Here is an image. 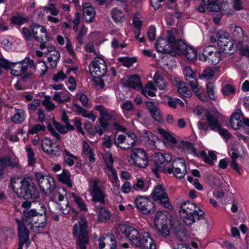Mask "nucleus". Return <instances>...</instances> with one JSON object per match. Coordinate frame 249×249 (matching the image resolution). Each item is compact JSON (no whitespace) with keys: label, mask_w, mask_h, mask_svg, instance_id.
<instances>
[{"label":"nucleus","mask_w":249,"mask_h":249,"mask_svg":"<svg viewBox=\"0 0 249 249\" xmlns=\"http://www.w3.org/2000/svg\"><path fill=\"white\" fill-rule=\"evenodd\" d=\"M139 243V245H136V247L142 248L144 249H156V248L155 242L147 232L144 233L142 238L140 237Z\"/></svg>","instance_id":"nucleus-20"},{"label":"nucleus","mask_w":249,"mask_h":249,"mask_svg":"<svg viewBox=\"0 0 249 249\" xmlns=\"http://www.w3.org/2000/svg\"><path fill=\"white\" fill-rule=\"evenodd\" d=\"M180 147L183 149L191 150L194 153L196 151V149L194 147L193 144L188 142L182 141Z\"/></svg>","instance_id":"nucleus-55"},{"label":"nucleus","mask_w":249,"mask_h":249,"mask_svg":"<svg viewBox=\"0 0 249 249\" xmlns=\"http://www.w3.org/2000/svg\"><path fill=\"white\" fill-rule=\"evenodd\" d=\"M83 152L85 155L88 156L89 160L91 163L95 162L93 152L89 144L86 142H83Z\"/></svg>","instance_id":"nucleus-36"},{"label":"nucleus","mask_w":249,"mask_h":249,"mask_svg":"<svg viewBox=\"0 0 249 249\" xmlns=\"http://www.w3.org/2000/svg\"><path fill=\"white\" fill-rule=\"evenodd\" d=\"M203 120L206 122H198V128L204 131L208 130L209 127L213 130H215L220 126V124L217 118L211 112L206 111L204 114Z\"/></svg>","instance_id":"nucleus-12"},{"label":"nucleus","mask_w":249,"mask_h":249,"mask_svg":"<svg viewBox=\"0 0 249 249\" xmlns=\"http://www.w3.org/2000/svg\"><path fill=\"white\" fill-rule=\"evenodd\" d=\"M187 170H182L180 168L174 169L173 172L174 176L177 178L180 179H182L184 178L185 175L187 174Z\"/></svg>","instance_id":"nucleus-54"},{"label":"nucleus","mask_w":249,"mask_h":249,"mask_svg":"<svg viewBox=\"0 0 249 249\" xmlns=\"http://www.w3.org/2000/svg\"><path fill=\"white\" fill-rule=\"evenodd\" d=\"M100 249H116V243L113 235H107L99 239Z\"/></svg>","instance_id":"nucleus-21"},{"label":"nucleus","mask_w":249,"mask_h":249,"mask_svg":"<svg viewBox=\"0 0 249 249\" xmlns=\"http://www.w3.org/2000/svg\"><path fill=\"white\" fill-rule=\"evenodd\" d=\"M135 202L137 208L142 214L151 215L155 212L154 203L145 196H138Z\"/></svg>","instance_id":"nucleus-10"},{"label":"nucleus","mask_w":249,"mask_h":249,"mask_svg":"<svg viewBox=\"0 0 249 249\" xmlns=\"http://www.w3.org/2000/svg\"><path fill=\"white\" fill-rule=\"evenodd\" d=\"M49 194L53 200L58 203L64 200L67 193L64 188L55 186Z\"/></svg>","instance_id":"nucleus-22"},{"label":"nucleus","mask_w":249,"mask_h":249,"mask_svg":"<svg viewBox=\"0 0 249 249\" xmlns=\"http://www.w3.org/2000/svg\"><path fill=\"white\" fill-rule=\"evenodd\" d=\"M152 196L155 201L164 207L169 209L171 207L166 191L161 185H158L155 188Z\"/></svg>","instance_id":"nucleus-9"},{"label":"nucleus","mask_w":249,"mask_h":249,"mask_svg":"<svg viewBox=\"0 0 249 249\" xmlns=\"http://www.w3.org/2000/svg\"><path fill=\"white\" fill-rule=\"evenodd\" d=\"M147 36L148 38L151 41H152L155 40L156 37V29L154 26H151L149 27V29L147 32Z\"/></svg>","instance_id":"nucleus-61"},{"label":"nucleus","mask_w":249,"mask_h":249,"mask_svg":"<svg viewBox=\"0 0 249 249\" xmlns=\"http://www.w3.org/2000/svg\"><path fill=\"white\" fill-rule=\"evenodd\" d=\"M45 126L39 124L34 125L31 129L29 130L31 134H34L37 133L39 131H44L45 130Z\"/></svg>","instance_id":"nucleus-60"},{"label":"nucleus","mask_w":249,"mask_h":249,"mask_svg":"<svg viewBox=\"0 0 249 249\" xmlns=\"http://www.w3.org/2000/svg\"><path fill=\"white\" fill-rule=\"evenodd\" d=\"M230 123L231 127L235 130L239 129L242 124L241 120H238L234 118H231Z\"/></svg>","instance_id":"nucleus-59"},{"label":"nucleus","mask_w":249,"mask_h":249,"mask_svg":"<svg viewBox=\"0 0 249 249\" xmlns=\"http://www.w3.org/2000/svg\"><path fill=\"white\" fill-rule=\"evenodd\" d=\"M62 121L66 124V128L69 130H73L74 127L73 125H71L69 123V117L67 116L66 112H64L62 116Z\"/></svg>","instance_id":"nucleus-57"},{"label":"nucleus","mask_w":249,"mask_h":249,"mask_svg":"<svg viewBox=\"0 0 249 249\" xmlns=\"http://www.w3.org/2000/svg\"><path fill=\"white\" fill-rule=\"evenodd\" d=\"M17 194L19 197L25 199H36L39 197L38 192L36 190L34 181L31 178H25L21 181V186L17 189Z\"/></svg>","instance_id":"nucleus-3"},{"label":"nucleus","mask_w":249,"mask_h":249,"mask_svg":"<svg viewBox=\"0 0 249 249\" xmlns=\"http://www.w3.org/2000/svg\"><path fill=\"white\" fill-rule=\"evenodd\" d=\"M95 109L99 111L101 114V116L99 118L100 124L103 127L104 129L107 128V124L103 122L104 119L108 116L109 114L108 113L107 110L102 106H97L95 107Z\"/></svg>","instance_id":"nucleus-32"},{"label":"nucleus","mask_w":249,"mask_h":249,"mask_svg":"<svg viewBox=\"0 0 249 249\" xmlns=\"http://www.w3.org/2000/svg\"><path fill=\"white\" fill-rule=\"evenodd\" d=\"M58 180L63 183L67 184L69 187H72L71 180L70 179L69 172L64 170L63 173L59 175L58 178Z\"/></svg>","instance_id":"nucleus-34"},{"label":"nucleus","mask_w":249,"mask_h":249,"mask_svg":"<svg viewBox=\"0 0 249 249\" xmlns=\"http://www.w3.org/2000/svg\"><path fill=\"white\" fill-rule=\"evenodd\" d=\"M32 32L35 40L38 42L48 41L50 37L47 35L46 30L44 27L39 25H35L32 27Z\"/></svg>","instance_id":"nucleus-18"},{"label":"nucleus","mask_w":249,"mask_h":249,"mask_svg":"<svg viewBox=\"0 0 249 249\" xmlns=\"http://www.w3.org/2000/svg\"><path fill=\"white\" fill-rule=\"evenodd\" d=\"M214 75V71L210 68H207L203 71L199 75L200 78H204L207 80L212 78Z\"/></svg>","instance_id":"nucleus-42"},{"label":"nucleus","mask_w":249,"mask_h":249,"mask_svg":"<svg viewBox=\"0 0 249 249\" xmlns=\"http://www.w3.org/2000/svg\"><path fill=\"white\" fill-rule=\"evenodd\" d=\"M155 86L158 88L160 89H164L167 83L162 76L159 74V73H156L153 78Z\"/></svg>","instance_id":"nucleus-33"},{"label":"nucleus","mask_w":249,"mask_h":249,"mask_svg":"<svg viewBox=\"0 0 249 249\" xmlns=\"http://www.w3.org/2000/svg\"><path fill=\"white\" fill-rule=\"evenodd\" d=\"M174 233L179 238L180 241H184V238L186 236V234L182 229L181 226L178 225L173 228Z\"/></svg>","instance_id":"nucleus-41"},{"label":"nucleus","mask_w":249,"mask_h":249,"mask_svg":"<svg viewBox=\"0 0 249 249\" xmlns=\"http://www.w3.org/2000/svg\"><path fill=\"white\" fill-rule=\"evenodd\" d=\"M62 95V92H55L53 99L59 103H63L70 100V96L68 94L66 96L65 98L63 97Z\"/></svg>","instance_id":"nucleus-45"},{"label":"nucleus","mask_w":249,"mask_h":249,"mask_svg":"<svg viewBox=\"0 0 249 249\" xmlns=\"http://www.w3.org/2000/svg\"><path fill=\"white\" fill-rule=\"evenodd\" d=\"M42 104L47 109L52 110L55 108L54 104L51 101V97L49 96H45L42 101Z\"/></svg>","instance_id":"nucleus-47"},{"label":"nucleus","mask_w":249,"mask_h":249,"mask_svg":"<svg viewBox=\"0 0 249 249\" xmlns=\"http://www.w3.org/2000/svg\"><path fill=\"white\" fill-rule=\"evenodd\" d=\"M168 36L166 39L161 37L157 40L156 48L157 51L160 53H171L173 41H175V36L172 31H168Z\"/></svg>","instance_id":"nucleus-13"},{"label":"nucleus","mask_w":249,"mask_h":249,"mask_svg":"<svg viewBox=\"0 0 249 249\" xmlns=\"http://www.w3.org/2000/svg\"><path fill=\"white\" fill-rule=\"evenodd\" d=\"M57 203L59 204L60 209L64 214H68L70 212L71 207L69 206V203L67 198L64 200V202L62 201Z\"/></svg>","instance_id":"nucleus-40"},{"label":"nucleus","mask_w":249,"mask_h":249,"mask_svg":"<svg viewBox=\"0 0 249 249\" xmlns=\"http://www.w3.org/2000/svg\"><path fill=\"white\" fill-rule=\"evenodd\" d=\"M234 92L235 89L233 87L229 84L226 85L222 89V93L225 96H229L233 94Z\"/></svg>","instance_id":"nucleus-52"},{"label":"nucleus","mask_w":249,"mask_h":249,"mask_svg":"<svg viewBox=\"0 0 249 249\" xmlns=\"http://www.w3.org/2000/svg\"><path fill=\"white\" fill-rule=\"evenodd\" d=\"M233 43L229 42L226 47H223L221 50V51L224 53V55L231 54L233 53L235 51L233 47Z\"/></svg>","instance_id":"nucleus-49"},{"label":"nucleus","mask_w":249,"mask_h":249,"mask_svg":"<svg viewBox=\"0 0 249 249\" xmlns=\"http://www.w3.org/2000/svg\"><path fill=\"white\" fill-rule=\"evenodd\" d=\"M119 61L122 62L124 66L127 68L130 67L133 63L136 62L137 58L136 57H120L118 59Z\"/></svg>","instance_id":"nucleus-43"},{"label":"nucleus","mask_w":249,"mask_h":249,"mask_svg":"<svg viewBox=\"0 0 249 249\" xmlns=\"http://www.w3.org/2000/svg\"><path fill=\"white\" fill-rule=\"evenodd\" d=\"M180 168L182 170H187L185 162L181 158L175 159L172 163V167L168 168L167 172L170 174L173 172L174 169Z\"/></svg>","instance_id":"nucleus-27"},{"label":"nucleus","mask_w":249,"mask_h":249,"mask_svg":"<svg viewBox=\"0 0 249 249\" xmlns=\"http://www.w3.org/2000/svg\"><path fill=\"white\" fill-rule=\"evenodd\" d=\"M171 160L172 157L169 154H162L161 153L154 154L153 156V161L156 167L152 169L153 172L156 174L158 171L164 170L163 167Z\"/></svg>","instance_id":"nucleus-15"},{"label":"nucleus","mask_w":249,"mask_h":249,"mask_svg":"<svg viewBox=\"0 0 249 249\" xmlns=\"http://www.w3.org/2000/svg\"><path fill=\"white\" fill-rule=\"evenodd\" d=\"M207 9L211 12H218L220 10L219 5L216 3V0H202Z\"/></svg>","instance_id":"nucleus-30"},{"label":"nucleus","mask_w":249,"mask_h":249,"mask_svg":"<svg viewBox=\"0 0 249 249\" xmlns=\"http://www.w3.org/2000/svg\"><path fill=\"white\" fill-rule=\"evenodd\" d=\"M0 162L1 167L3 169L6 168L8 166H10L12 168H19V165L18 162L12 161L11 158L8 157H3L2 158L0 159Z\"/></svg>","instance_id":"nucleus-31"},{"label":"nucleus","mask_w":249,"mask_h":249,"mask_svg":"<svg viewBox=\"0 0 249 249\" xmlns=\"http://www.w3.org/2000/svg\"><path fill=\"white\" fill-rule=\"evenodd\" d=\"M199 212L194 213L187 214V215H180V218L182 221L187 226H191L196 221L199 220L201 217L203 216L204 212L199 208H198Z\"/></svg>","instance_id":"nucleus-23"},{"label":"nucleus","mask_w":249,"mask_h":249,"mask_svg":"<svg viewBox=\"0 0 249 249\" xmlns=\"http://www.w3.org/2000/svg\"><path fill=\"white\" fill-rule=\"evenodd\" d=\"M90 74L93 76V81L96 78H100L107 72V66L103 58L96 57L89 65Z\"/></svg>","instance_id":"nucleus-7"},{"label":"nucleus","mask_w":249,"mask_h":249,"mask_svg":"<svg viewBox=\"0 0 249 249\" xmlns=\"http://www.w3.org/2000/svg\"><path fill=\"white\" fill-rule=\"evenodd\" d=\"M74 106L75 107V111L80 115H82L83 117H86L87 114V110L81 107H80L79 105H78L77 104L74 103L73 104Z\"/></svg>","instance_id":"nucleus-62"},{"label":"nucleus","mask_w":249,"mask_h":249,"mask_svg":"<svg viewBox=\"0 0 249 249\" xmlns=\"http://www.w3.org/2000/svg\"><path fill=\"white\" fill-rule=\"evenodd\" d=\"M24 113L22 109H18L17 112L13 117L12 120L16 124H20L24 120Z\"/></svg>","instance_id":"nucleus-39"},{"label":"nucleus","mask_w":249,"mask_h":249,"mask_svg":"<svg viewBox=\"0 0 249 249\" xmlns=\"http://www.w3.org/2000/svg\"><path fill=\"white\" fill-rule=\"evenodd\" d=\"M198 208H196V205L187 201L181 204L180 210L179 211V216L187 215V214L194 213L199 212L198 210Z\"/></svg>","instance_id":"nucleus-24"},{"label":"nucleus","mask_w":249,"mask_h":249,"mask_svg":"<svg viewBox=\"0 0 249 249\" xmlns=\"http://www.w3.org/2000/svg\"><path fill=\"white\" fill-rule=\"evenodd\" d=\"M26 150L28 152V165H33L36 160V159L35 158V154L31 147L28 146L26 147Z\"/></svg>","instance_id":"nucleus-44"},{"label":"nucleus","mask_w":249,"mask_h":249,"mask_svg":"<svg viewBox=\"0 0 249 249\" xmlns=\"http://www.w3.org/2000/svg\"><path fill=\"white\" fill-rule=\"evenodd\" d=\"M99 180L95 179L90 181L89 190L92 197L93 200L95 202L105 203V195L100 187L98 186Z\"/></svg>","instance_id":"nucleus-16"},{"label":"nucleus","mask_w":249,"mask_h":249,"mask_svg":"<svg viewBox=\"0 0 249 249\" xmlns=\"http://www.w3.org/2000/svg\"><path fill=\"white\" fill-rule=\"evenodd\" d=\"M182 54H183L188 60L193 61L196 58V52L192 48L188 46L185 51L183 52Z\"/></svg>","instance_id":"nucleus-37"},{"label":"nucleus","mask_w":249,"mask_h":249,"mask_svg":"<svg viewBox=\"0 0 249 249\" xmlns=\"http://www.w3.org/2000/svg\"><path fill=\"white\" fill-rule=\"evenodd\" d=\"M83 17L87 22H91L95 17V12L89 3H85L83 6Z\"/></svg>","instance_id":"nucleus-25"},{"label":"nucleus","mask_w":249,"mask_h":249,"mask_svg":"<svg viewBox=\"0 0 249 249\" xmlns=\"http://www.w3.org/2000/svg\"><path fill=\"white\" fill-rule=\"evenodd\" d=\"M10 69L11 73L14 75L18 76L21 75L27 71L28 66H23L22 65V62H19L15 64L12 63Z\"/></svg>","instance_id":"nucleus-26"},{"label":"nucleus","mask_w":249,"mask_h":249,"mask_svg":"<svg viewBox=\"0 0 249 249\" xmlns=\"http://www.w3.org/2000/svg\"><path fill=\"white\" fill-rule=\"evenodd\" d=\"M87 227L86 220L83 218L73 227V235L77 239L76 245L80 249H87V246L89 243Z\"/></svg>","instance_id":"nucleus-2"},{"label":"nucleus","mask_w":249,"mask_h":249,"mask_svg":"<svg viewBox=\"0 0 249 249\" xmlns=\"http://www.w3.org/2000/svg\"><path fill=\"white\" fill-rule=\"evenodd\" d=\"M221 52L218 51L214 45L205 47L201 53H199V59L208 63L216 65L221 60Z\"/></svg>","instance_id":"nucleus-5"},{"label":"nucleus","mask_w":249,"mask_h":249,"mask_svg":"<svg viewBox=\"0 0 249 249\" xmlns=\"http://www.w3.org/2000/svg\"><path fill=\"white\" fill-rule=\"evenodd\" d=\"M136 139V136L134 133L128 134L127 137L124 135H120L117 139H114V142L122 149L127 150L134 146Z\"/></svg>","instance_id":"nucleus-14"},{"label":"nucleus","mask_w":249,"mask_h":249,"mask_svg":"<svg viewBox=\"0 0 249 249\" xmlns=\"http://www.w3.org/2000/svg\"><path fill=\"white\" fill-rule=\"evenodd\" d=\"M49 55H50L48 58V60L51 63L52 68L55 69L57 67V62L60 59V55L57 51H53Z\"/></svg>","instance_id":"nucleus-35"},{"label":"nucleus","mask_w":249,"mask_h":249,"mask_svg":"<svg viewBox=\"0 0 249 249\" xmlns=\"http://www.w3.org/2000/svg\"><path fill=\"white\" fill-rule=\"evenodd\" d=\"M71 195L74 198V201L77 204V205L78 206L79 208L81 209V210L83 211H87V209L86 206L83 203L81 198L76 196L75 194L73 193H72Z\"/></svg>","instance_id":"nucleus-48"},{"label":"nucleus","mask_w":249,"mask_h":249,"mask_svg":"<svg viewBox=\"0 0 249 249\" xmlns=\"http://www.w3.org/2000/svg\"><path fill=\"white\" fill-rule=\"evenodd\" d=\"M76 97L81 101L82 105L85 107L88 103V99L86 95L82 93H79L76 95Z\"/></svg>","instance_id":"nucleus-63"},{"label":"nucleus","mask_w":249,"mask_h":249,"mask_svg":"<svg viewBox=\"0 0 249 249\" xmlns=\"http://www.w3.org/2000/svg\"><path fill=\"white\" fill-rule=\"evenodd\" d=\"M99 217L101 220H106L110 217L109 212L104 208H101L99 211Z\"/></svg>","instance_id":"nucleus-58"},{"label":"nucleus","mask_w":249,"mask_h":249,"mask_svg":"<svg viewBox=\"0 0 249 249\" xmlns=\"http://www.w3.org/2000/svg\"><path fill=\"white\" fill-rule=\"evenodd\" d=\"M128 161L131 165H134L140 168H144L147 165V155L142 148H133L131 152Z\"/></svg>","instance_id":"nucleus-6"},{"label":"nucleus","mask_w":249,"mask_h":249,"mask_svg":"<svg viewBox=\"0 0 249 249\" xmlns=\"http://www.w3.org/2000/svg\"><path fill=\"white\" fill-rule=\"evenodd\" d=\"M217 36L218 37L217 44L218 46L220 47L221 49L223 48V47H226V45H227L229 42H232V41L228 38L218 36V34H217Z\"/></svg>","instance_id":"nucleus-50"},{"label":"nucleus","mask_w":249,"mask_h":249,"mask_svg":"<svg viewBox=\"0 0 249 249\" xmlns=\"http://www.w3.org/2000/svg\"><path fill=\"white\" fill-rule=\"evenodd\" d=\"M119 229L121 233L124 234L126 238L130 240L132 245L136 246L139 244L141 235L138 231L134 227L125 224L120 225Z\"/></svg>","instance_id":"nucleus-11"},{"label":"nucleus","mask_w":249,"mask_h":249,"mask_svg":"<svg viewBox=\"0 0 249 249\" xmlns=\"http://www.w3.org/2000/svg\"><path fill=\"white\" fill-rule=\"evenodd\" d=\"M159 132L166 140L169 141L173 144L177 143L176 139L173 138L168 132L162 129H159Z\"/></svg>","instance_id":"nucleus-51"},{"label":"nucleus","mask_w":249,"mask_h":249,"mask_svg":"<svg viewBox=\"0 0 249 249\" xmlns=\"http://www.w3.org/2000/svg\"><path fill=\"white\" fill-rule=\"evenodd\" d=\"M185 43L181 39H178L173 41V45H172V52H176L179 54H182L183 52L188 47Z\"/></svg>","instance_id":"nucleus-28"},{"label":"nucleus","mask_w":249,"mask_h":249,"mask_svg":"<svg viewBox=\"0 0 249 249\" xmlns=\"http://www.w3.org/2000/svg\"><path fill=\"white\" fill-rule=\"evenodd\" d=\"M154 224L156 228L164 237L168 236L172 228L171 220L162 212H158L154 219Z\"/></svg>","instance_id":"nucleus-4"},{"label":"nucleus","mask_w":249,"mask_h":249,"mask_svg":"<svg viewBox=\"0 0 249 249\" xmlns=\"http://www.w3.org/2000/svg\"><path fill=\"white\" fill-rule=\"evenodd\" d=\"M112 17L116 22H120L123 18L124 15L120 10L114 8L112 11Z\"/></svg>","instance_id":"nucleus-46"},{"label":"nucleus","mask_w":249,"mask_h":249,"mask_svg":"<svg viewBox=\"0 0 249 249\" xmlns=\"http://www.w3.org/2000/svg\"><path fill=\"white\" fill-rule=\"evenodd\" d=\"M178 91L182 96L185 97H190L192 94L191 90L188 89L186 86V83L182 81H180L177 84Z\"/></svg>","instance_id":"nucleus-29"},{"label":"nucleus","mask_w":249,"mask_h":249,"mask_svg":"<svg viewBox=\"0 0 249 249\" xmlns=\"http://www.w3.org/2000/svg\"><path fill=\"white\" fill-rule=\"evenodd\" d=\"M124 86L139 90L142 89L140 77L138 75H133L124 77L122 80Z\"/></svg>","instance_id":"nucleus-19"},{"label":"nucleus","mask_w":249,"mask_h":249,"mask_svg":"<svg viewBox=\"0 0 249 249\" xmlns=\"http://www.w3.org/2000/svg\"><path fill=\"white\" fill-rule=\"evenodd\" d=\"M183 73L186 83L190 86L196 95H200L197 80L192 70L189 67H186L183 69Z\"/></svg>","instance_id":"nucleus-17"},{"label":"nucleus","mask_w":249,"mask_h":249,"mask_svg":"<svg viewBox=\"0 0 249 249\" xmlns=\"http://www.w3.org/2000/svg\"><path fill=\"white\" fill-rule=\"evenodd\" d=\"M25 218L23 221L18 222V234L19 241L26 243L29 240V233L26 226L32 230H34V226L32 222H36V217L39 216L41 218L40 221L41 225L39 226L45 227L47 224V216L46 214V209L44 205L41 206L40 209L37 210H30L25 213Z\"/></svg>","instance_id":"nucleus-1"},{"label":"nucleus","mask_w":249,"mask_h":249,"mask_svg":"<svg viewBox=\"0 0 249 249\" xmlns=\"http://www.w3.org/2000/svg\"><path fill=\"white\" fill-rule=\"evenodd\" d=\"M217 159L216 155L212 151L209 152V156H207L204 159L205 162L211 165H214V162L213 160H215Z\"/></svg>","instance_id":"nucleus-56"},{"label":"nucleus","mask_w":249,"mask_h":249,"mask_svg":"<svg viewBox=\"0 0 249 249\" xmlns=\"http://www.w3.org/2000/svg\"><path fill=\"white\" fill-rule=\"evenodd\" d=\"M41 191L44 195H48L55 186L54 179L50 176H45L42 174L37 173L35 175Z\"/></svg>","instance_id":"nucleus-8"},{"label":"nucleus","mask_w":249,"mask_h":249,"mask_svg":"<svg viewBox=\"0 0 249 249\" xmlns=\"http://www.w3.org/2000/svg\"><path fill=\"white\" fill-rule=\"evenodd\" d=\"M214 86L212 83H208L207 85V90L208 97L211 100H214L216 97L213 91Z\"/></svg>","instance_id":"nucleus-53"},{"label":"nucleus","mask_w":249,"mask_h":249,"mask_svg":"<svg viewBox=\"0 0 249 249\" xmlns=\"http://www.w3.org/2000/svg\"><path fill=\"white\" fill-rule=\"evenodd\" d=\"M53 123L55 127L59 133L62 134L67 133V131L65 130V127L64 125H61L60 123L54 120L53 121Z\"/></svg>","instance_id":"nucleus-64"},{"label":"nucleus","mask_w":249,"mask_h":249,"mask_svg":"<svg viewBox=\"0 0 249 249\" xmlns=\"http://www.w3.org/2000/svg\"><path fill=\"white\" fill-rule=\"evenodd\" d=\"M53 144V143L51 140L47 138H44L41 142V147L43 151L46 153L50 154L51 149H53L52 145Z\"/></svg>","instance_id":"nucleus-38"}]
</instances>
